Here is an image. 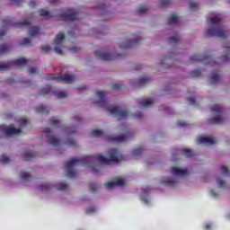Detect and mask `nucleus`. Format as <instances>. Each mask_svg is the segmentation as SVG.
Instances as JSON below:
<instances>
[{
    "label": "nucleus",
    "mask_w": 230,
    "mask_h": 230,
    "mask_svg": "<svg viewBox=\"0 0 230 230\" xmlns=\"http://www.w3.org/2000/svg\"><path fill=\"white\" fill-rule=\"evenodd\" d=\"M225 55L220 58L221 62L226 63L229 62L230 56V42L224 43Z\"/></svg>",
    "instance_id": "dca6fc26"
},
{
    "label": "nucleus",
    "mask_w": 230,
    "mask_h": 230,
    "mask_svg": "<svg viewBox=\"0 0 230 230\" xmlns=\"http://www.w3.org/2000/svg\"><path fill=\"white\" fill-rule=\"evenodd\" d=\"M6 35V32L4 31H0V39H3V36Z\"/></svg>",
    "instance_id": "774afa93"
},
{
    "label": "nucleus",
    "mask_w": 230,
    "mask_h": 230,
    "mask_svg": "<svg viewBox=\"0 0 230 230\" xmlns=\"http://www.w3.org/2000/svg\"><path fill=\"white\" fill-rule=\"evenodd\" d=\"M211 28L207 30V35L209 37H218L219 39H226L229 35V31H226L222 26V16L217 15L209 19Z\"/></svg>",
    "instance_id": "f03ea898"
},
{
    "label": "nucleus",
    "mask_w": 230,
    "mask_h": 230,
    "mask_svg": "<svg viewBox=\"0 0 230 230\" xmlns=\"http://www.w3.org/2000/svg\"><path fill=\"white\" fill-rule=\"evenodd\" d=\"M221 173H223V175H226V177H229V168L224 165L221 166Z\"/></svg>",
    "instance_id": "49530a36"
},
{
    "label": "nucleus",
    "mask_w": 230,
    "mask_h": 230,
    "mask_svg": "<svg viewBox=\"0 0 230 230\" xmlns=\"http://www.w3.org/2000/svg\"><path fill=\"white\" fill-rule=\"evenodd\" d=\"M92 137H103V131L100 129L92 130Z\"/></svg>",
    "instance_id": "7c9ffc66"
},
{
    "label": "nucleus",
    "mask_w": 230,
    "mask_h": 230,
    "mask_svg": "<svg viewBox=\"0 0 230 230\" xmlns=\"http://www.w3.org/2000/svg\"><path fill=\"white\" fill-rule=\"evenodd\" d=\"M41 49L44 53H49V51H51V47L48 45L43 46Z\"/></svg>",
    "instance_id": "6e6d98bb"
},
{
    "label": "nucleus",
    "mask_w": 230,
    "mask_h": 230,
    "mask_svg": "<svg viewBox=\"0 0 230 230\" xmlns=\"http://www.w3.org/2000/svg\"><path fill=\"white\" fill-rule=\"evenodd\" d=\"M90 191L93 193H96L98 190V183L92 182L89 184Z\"/></svg>",
    "instance_id": "a19ab883"
},
{
    "label": "nucleus",
    "mask_w": 230,
    "mask_h": 230,
    "mask_svg": "<svg viewBox=\"0 0 230 230\" xmlns=\"http://www.w3.org/2000/svg\"><path fill=\"white\" fill-rule=\"evenodd\" d=\"M111 89H112V91H121V89H123V85H121L118 83H115L112 84Z\"/></svg>",
    "instance_id": "c03bdc74"
},
{
    "label": "nucleus",
    "mask_w": 230,
    "mask_h": 230,
    "mask_svg": "<svg viewBox=\"0 0 230 230\" xmlns=\"http://www.w3.org/2000/svg\"><path fill=\"white\" fill-rule=\"evenodd\" d=\"M137 13H145L148 12V6L142 5L137 8Z\"/></svg>",
    "instance_id": "37998d69"
},
{
    "label": "nucleus",
    "mask_w": 230,
    "mask_h": 230,
    "mask_svg": "<svg viewBox=\"0 0 230 230\" xmlns=\"http://www.w3.org/2000/svg\"><path fill=\"white\" fill-rule=\"evenodd\" d=\"M204 229L205 230H209V229H211V226L209 224H207V225L204 226Z\"/></svg>",
    "instance_id": "69168bd1"
},
{
    "label": "nucleus",
    "mask_w": 230,
    "mask_h": 230,
    "mask_svg": "<svg viewBox=\"0 0 230 230\" xmlns=\"http://www.w3.org/2000/svg\"><path fill=\"white\" fill-rule=\"evenodd\" d=\"M20 177L22 179V181H30L31 179V175L29 172H26L25 171H22L20 172Z\"/></svg>",
    "instance_id": "c756f323"
},
{
    "label": "nucleus",
    "mask_w": 230,
    "mask_h": 230,
    "mask_svg": "<svg viewBox=\"0 0 230 230\" xmlns=\"http://www.w3.org/2000/svg\"><path fill=\"white\" fill-rule=\"evenodd\" d=\"M39 31H40V29L39 27H31L29 33L31 37H35L39 35Z\"/></svg>",
    "instance_id": "c85d7f7f"
},
{
    "label": "nucleus",
    "mask_w": 230,
    "mask_h": 230,
    "mask_svg": "<svg viewBox=\"0 0 230 230\" xmlns=\"http://www.w3.org/2000/svg\"><path fill=\"white\" fill-rule=\"evenodd\" d=\"M187 102L190 103V105H195L196 101L193 98L187 99Z\"/></svg>",
    "instance_id": "13d9d810"
},
{
    "label": "nucleus",
    "mask_w": 230,
    "mask_h": 230,
    "mask_svg": "<svg viewBox=\"0 0 230 230\" xmlns=\"http://www.w3.org/2000/svg\"><path fill=\"white\" fill-rule=\"evenodd\" d=\"M40 15L41 17H45L46 19H48V18H49V12H48V11H46V10H44V9H41V10L40 11Z\"/></svg>",
    "instance_id": "de8ad7c7"
},
{
    "label": "nucleus",
    "mask_w": 230,
    "mask_h": 230,
    "mask_svg": "<svg viewBox=\"0 0 230 230\" xmlns=\"http://www.w3.org/2000/svg\"><path fill=\"white\" fill-rule=\"evenodd\" d=\"M37 73V67L31 66L29 68V75H35Z\"/></svg>",
    "instance_id": "4d7b16f0"
},
{
    "label": "nucleus",
    "mask_w": 230,
    "mask_h": 230,
    "mask_svg": "<svg viewBox=\"0 0 230 230\" xmlns=\"http://www.w3.org/2000/svg\"><path fill=\"white\" fill-rule=\"evenodd\" d=\"M142 68H143V66L141 65H137L134 66L135 71H139Z\"/></svg>",
    "instance_id": "e2e57ef3"
},
{
    "label": "nucleus",
    "mask_w": 230,
    "mask_h": 230,
    "mask_svg": "<svg viewBox=\"0 0 230 230\" xmlns=\"http://www.w3.org/2000/svg\"><path fill=\"white\" fill-rule=\"evenodd\" d=\"M172 4V0H161L160 8H168Z\"/></svg>",
    "instance_id": "f704fd0d"
},
{
    "label": "nucleus",
    "mask_w": 230,
    "mask_h": 230,
    "mask_svg": "<svg viewBox=\"0 0 230 230\" xmlns=\"http://www.w3.org/2000/svg\"><path fill=\"white\" fill-rule=\"evenodd\" d=\"M139 105L141 107H152V105H154V101H152V99H149L144 102H139Z\"/></svg>",
    "instance_id": "e433bc0d"
},
{
    "label": "nucleus",
    "mask_w": 230,
    "mask_h": 230,
    "mask_svg": "<svg viewBox=\"0 0 230 230\" xmlns=\"http://www.w3.org/2000/svg\"><path fill=\"white\" fill-rule=\"evenodd\" d=\"M19 123L21 127H26V125H28V120L26 119H20Z\"/></svg>",
    "instance_id": "864d4df0"
},
{
    "label": "nucleus",
    "mask_w": 230,
    "mask_h": 230,
    "mask_svg": "<svg viewBox=\"0 0 230 230\" xmlns=\"http://www.w3.org/2000/svg\"><path fill=\"white\" fill-rule=\"evenodd\" d=\"M50 127H60V120L57 119V118H52L49 120Z\"/></svg>",
    "instance_id": "2f4dec72"
},
{
    "label": "nucleus",
    "mask_w": 230,
    "mask_h": 230,
    "mask_svg": "<svg viewBox=\"0 0 230 230\" xmlns=\"http://www.w3.org/2000/svg\"><path fill=\"white\" fill-rule=\"evenodd\" d=\"M36 112L48 116L49 114V107L44 106L43 104H39L38 106H36Z\"/></svg>",
    "instance_id": "4be33fe9"
},
{
    "label": "nucleus",
    "mask_w": 230,
    "mask_h": 230,
    "mask_svg": "<svg viewBox=\"0 0 230 230\" xmlns=\"http://www.w3.org/2000/svg\"><path fill=\"white\" fill-rule=\"evenodd\" d=\"M222 78L220 71H213L210 75V84H218Z\"/></svg>",
    "instance_id": "aec40b11"
},
{
    "label": "nucleus",
    "mask_w": 230,
    "mask_h": 230,
    "mask_svg": "<svg viewBox=\"0 0 230 230\" xmlns=\"http://www.w3.org/2000/svg\"><path fill=\"white\" fill-rule=\"evenodd\" d=\"M49 188H51V185H49V183L40 186V189L41 190V191H48V190H49Z\"/></svg>",
    "instance_id": "3c124183"
},
{
    "label": "nucleus",
    "mask_w": 230,
    "mask_h": 230,
    "mask_svg": "<svg viewBox=\"0 0 230 230\" xmlns=\"http://www.w3.org/2000/svg\"><path fill=\"white\" fill-rule=\"evenodd\" d=\"M150 82V79L146 76L145 77H141L139 80H138V84L137 86L138 87H143V85H146V84H148Z\"/></svg>",
    "instance_id": "cd10ccee"
},
{
    "label": "nucleus",
    "mask_w": 230,
    "mask_h": 230,
    "mask_svg": "<svg viewBox=\"0 0 230 230\" xmlns=\"http://www.w3.org/2000/svg\"><path fill=\"white\" fill-rule=\"evenodd\" d=\"M179 40H181L179 33H175L174 36L169 38V42H179Z\"/></svg>",
    "instance_id": "58836bf2"
},
{
    "label": "nucleus",
    "mask_w": 230,
    "mask_h": 230,
    "mask_svg": "<svg viewBox=\"0 0 230 230\" xmlns=\"http://www.w3.org/2000/svg\"><path fill=\"white\" fill-rule=\"evenodd\" d=\"M210 194L212 195V197H218V194H217V192H215V190H211Z\"/></svg>",
    "instance_id": "338daca9"
},
{
    "label": "nucleus",
    "mask_w": 230,
    "mask_h": 230,
    "mask_svg": "<svg viewBox=\"0 0 230 230\" xmlns=\"http://www.w3.org/2000/svg\"><path fill=\"white\" fill-rule=\"evenodd\" d=\"M66 145H67L68 146H73V147H76V140L73 139V138H68L66 141Z\"/></svg>",
    "instance_id": "79ce46f5"
},
{
    "label": "nucleus",
    "mask_w": 230,
    "mask_h": 230,
    "mask_svg": "<svg viewBox=\"0 0 230 230\" xmlns=\"http://www.w3.org/2000/svg\"><path fill=\"white\" fill-rule=\"evenodd\" d=\"M190 62H204L207 66H217V61H215L211 56L206 54H194L190 58Z\"/></svg>",
    "instance_id": "39448f33"
},
{
    "label": "nucleus",
    "mask_w": 230,
    "mask_h": 230,
    "mask_svg": "<svg viewBox=\"0 0 230 230\" xmlns=\"http://www.w3.org/2000/svg\"><path fill=\"white\" fill-rule=\"evenodd\" d=\"M95 57L100 58V60H104L105 62H109L111 60H118L119 58H123V54H110L107 52H103L102 50H97L95 52Z\"/></svg>",
    "instance_id": "0eeeda50"
},
{
    "label": "nucleus",
    "mask_w": 230,
    "mask_h": 230,
    "mask_svg": "<svg viewBox=\"0 0 230 230\" xmlns=\"http://www.w3.org/2000/svg\"><path fill=\"white\" fill-rule=\"evenodd\" d=\"M162 184L169 186V188H175L177 186V178H167L165 181H162Z\"/></svg>",
    "instance_id": "5701e85b"
},
{
    "label": "nucleus",
    "mask_w": 230,
    "mask_h": 230,
    "mask_svg": "<svg viewBox=\"0 0 230 230\" xmlns=\"http://www.w3.org/2000/svg\"><path fill=\"white\" fill-rule=\"evenodd\" d=\"M59 17L61 21H76L78 19V13L74 9H66Z\"/></svg>",
    "instance_id": "1a4fd4ad"
},
{
    "label": "nucleus",
    "mask_w": 230,
    "mask_h": 230,
    "mask_svg": "<svg viewBox=\"0 0 230 230\" xmlns=\"http://www.w3.org/2000/svg\"><path fill=\"white\" fill-rule=\"evenodd\" d=\"M10 49H12V46L8 44L0 45V56L6 55V53L10 52Z\"/></svg>",
    "instance_id": "b1692460"
},
{
    "label": "nucleus",
    "mask_w": 230,
    "mask_h": 230,
    "mask_svg": "<svg viewBox=\"0 0 230 230\" xmlns=\"http://www.w3.org/2000/svg\"><path fill=\"white\" fill-rule=\"evenodd\" d=\"M86 213H87V215H89L91 213H96V208H93L87 209Z\"/></svg>",
    "instance_id": "680f3d73"
},
{
    "label": "nucleus",
    "mask_w": 230,
    "mask_h": 230,
    "mask_svg": "<svg viewBox=\"0 0 230 230\" xmlns=\"http://www.w3.org/2000/svg\"><path fill=\"white\" fill-rule=\"evenodd\" d=\"M22 132L21 129H15L13 125H9L5 128L4 133L6 136H17Z\"/></svg>",
    "instance_id": "f3484780"
},
{
    "label": "nucleus",
    "mask_w": 230,
    "mask_h": 230,
    "mask_svg": "<svg viewBox=\"0 0 230 230\" xmlns=\"http://www.w3.org/2000/svg\"><path fill=\"white\" fill-rule=\"evenodd\" d=\"M177 125H179V127H186L187 126L186 122L181 121V120H178Z\"/></svg>",
    "instance_id": "bf43d9fd"
},
{
    "label": "nucleus",
    "mask_w": 230,
    "mask_h": 230,
    "mask_svg": "<svg viewBox=\"0 0 230 230\" xmlns=\"http://www.w3.org/2000/svg\"><path fill=\"white\" fill-rule=\"evenodd\" d=\"M132 137V131H127L125 134L119 135V137H112L111 141L113 143H126L128 139Z\"/></svg>",
    "instance_id": "ddd939ff"
},
{
    "label": "nucleus",
    "mask_w": 230,
    "mask_h": 230,
    "mask_svg": "<svg viewBox=\"0 0 230 230\" xmlns=\"http://www.w3.org/2000/svg\"><path fill=\"white\" fill-rule=\"evenodd\" d=\"M217 183L218 184L219 188H226V181L217 178Z\"/></svg>",
    "instance_id": "09e8293b"
},
{
    "label": "nucleus",
    "mask_w": 230,
    "mask_h": 230,
    "mask_svg": "<svg viewBox=\"0 0 230 230\" xmlns=\"http://www.w3.org/2000/svg\"><path fill=\"white\" fill-rule=\"evenodd\" d=\"M63 129L68 135L75 134V132H76V127L75 126H69V127L64 126Z\"/></svg>",
    "instance_id": "a878e982"
},
{
    "label": "nucleus",
    "mask_w": 230,
    "mask_h": 230,
    "mask_svg": "<svg viewBox=\"0 0 230 230\" xmlns=\"http://www.w3.org/2000/svg\"><path fill=\"white\" fill-rule=\"evenodd\" d=\"M190 76H192V78H199L202 76V72H200L199 69H194L190 72Z\"/></svg>",
    "instance_id": "72a5a7b5"
},
{
    "label": "nucleus",
    "mask_w": 230,
    "mask_h": 230,
    "mask_svg": "<svg viewBox=\"0 0 230 230\" xmlns=\"http://www.w3.org/2000/svg\"><path fill=\"white\" fill-rule=\"evenodd\" d=\"M57 190L59 191H67L69 190V185H67L66 182H59L55 185Z\"/></svg>",
    "instance_id": "393cba45"
},
{
    "label": "nucleus",
    "mask_w": 230,
    "mask_h": 230,
    "mask_svg": "<svg viewBox=\"0 0 230 230\" xmlns=\"http://www.w3.org/2000/svg\"><path fill=\"white\" fill-rule=\"evenodd\" d=\"M54 94L57 98H66V96H67L66 92H54Z\"/></svg>",
    "instance_id": "a18cd8bd"
},
{
    "label": "nucleus",
    "mask_w": 230,
    "mask_h": 230,
    "mask_svg": "<svg viewBox=\"0 0 230 230\" xmlns=\"http://www.w3.org/2000/svg\"><path fill=\"white\" fill-rule=\"evenodd\" d=\"M0 163L3 164H8L10 163V157H8L6 155H2L0 158Z\"/></svg>",
    "instance_id": "4c0bfd02"
},
{
    "label": "nucleus",
    "mask_w": 230,
    "mask_h": 230,
    "mask_svg": "<svg viewBox=\"0 0 230 230\" xmlns=\"http://www.w3.org/2000/svg\"><path fill=\"white\" fill-rule=\"evenodd\" d=\"M171 172L175 175V177H186L188 170L186 168L179 169L177 167H172Z\"/></svg>",
    "instance_id": "6ab92c4d"
},
{
    "label": "nucleus",
    "mask_w": 230,
    "mask_h": 230,
    "mask_svg": "<svg viewBox=\"0 0 230 230\" xmlns=\"http://www.w3.org/2000/svg\"><path fill=\"white\" fill-rule=\"evenodd\" d=\"M107 111L116 118H119V119H127L128 118V110H122L120 106H110Z\"/></svg>",
    "instance_id": "423d86ee"
},
{
    "label": "nucleus",
    "mask_w": 230,
    "mask_h": 230,
    "mask_svg": "<svg viewBox=\"0 0 230 230\" xmlns=\"http://www.w3.org/2000/svg\"><path fill=\"white\" fill-rule=\"evenodd\" d=\"M37 156V153L35 152H25L24 153V157L26 159V161H30V159H32V157H36Z\"/></svg>",
    "instance_id": "473e14b6"
},
{
    "label": "nucleus",
    "mask_w": 230,
    "mask_h": 230,
    "mask_svg": "<svg viewBox=\"0 0 230 230\" xmlns=\"http://www.w3.org/2000/svg\"><path fill=\"white\" fill-rule=\"evenodd\" d=\"M31 43V40L30 38H24L22 41H21V46H28V44Z\"/></svg>",
    "instance_id": "8fccbe9b"
},
{
    "label": "nucleus",
    "mask_w": 230,
    "mask_h": 230,
    "mask_svg": "<svg viewBox=\"0 0 230 230\" xmlns=\"http://www.w3.org/2000/svg\"><path fill=\"white\" fill-rule=\"evenodd\" d=\"M198 143L200 145H215L216 141L213 137H199Z\"/></svg>",
    "instance_id": "a211bd4d"
},
{
    "label": "nucleus",
    "mask_w": 230,
    "mask_h": 230,
    "mask_svg": "<svg viewBox=\"0 0 230 230\" xmlns=\"http://www.w3.org/2000/svg\"><path fill=\"white\" fill-rule=\"evenodd\" d=\"M47 80H55L56 82H64L65 84H73L75 77L67 74H49L46 76Z\"/></svg>",
    "instance_id": "20e7f679"
},
{
    "label": "nucleus",
    "mask_w": 230,
    "mask_h": 230,
    "mask_svg": "<svg viewBox=\"0 0 230 230\" xmlns=\"http://www.w3.org/2000/svg\"><path fill=\"white\" fill-rule=\"evenodd\" d=\"M2 22H3V24H10L11 20H10V18L7 17V18L2 20Z\"/></svg>",
    "instance_id": "052dcab7"
},
{
    "label": "nucleus",
    "mask_w": 230,
    "mask_h": 230,
    "mask_svg": "<svg viewBox=\"0 0 230 230\" xmlns=\"http://www.w3.org/2000/svg\"><path fill=\"white\" fill-rule=\"evenodd\" d=\"M142 116H143V113L141 112V111H138V112H137L136 114H135V118H142Z\"/></svg>",
    "instance_id": "0e129e2a"
},
{
    "label": "nucleus",
    "mask_w": 230,
    "mask_h": 230,
    "mask_svg": "<svg viewBox=\"0 0 230 230\" xmlns=\"http://www.w3.org/2000/svg\"><path fill=\"white\" fill-rule=\"evenodd\" d=\"M96 95L101 101L94 103V105H98V107H107V101L105 100V92L98 91L96 92Z\"/></svg>",
    "instance_id": "2eb2a0df"
},
{
    "label": "nucleus",
    "mask_w": 230,
    "mask_h": 230,
    "mask_svg": "<svg viewBox=\"0 0 230 230\" xmlns=\"http://www.w3.org/2000/svg\"><path fill=\"white\" fill-rule=\"evenodd\" d=\"M28 64L26 58H20L18 59L7 62H0V71H6L8 69H19Z\"/></svg>",
    "instance_id": "7ed1b4c3"
},
{
    "label": "nucleus",
    "mask_w": 230,
    "mask_h": 230,
    "mask_svg": "<svg viewBox=\"0 0 230 230\" xmlns=\"http://www.w3.org/2000/svg\"><path fill=\"white\" fill-rule=\"evenodd\" d=\"M222 106L215 105L211 108V111L215 112L216 116L208 119L209 125H221L222 123Z\"/></svg>",
    "instance_id": "6e6552de"
},
{
    "label": "nucleus",
    "mask_w": 230,
    "mask_h": 230,
    "mask_svg": "<svg viewBox=\"0 0 230 230\" xmlns=\"http://www.w3.org/2000/svg\"><path fill=\"white\" fill-rule=\"evenodd\" d=\"M116 186H125V180L121 178H117L113 181H108L105 183L107 190H112Z\"/></svg>",
    "instance_id": "4468645a"
},
{
    "label": "nucleus",
    "mask_w": 230,
    "mask_h": 230,
    "mask_svg": "<svg viewBox=\"0 0 230 230\" xmlns=\"http://www.w3.org/2000/svg\"><path fill=\"white\" fill-rule=\"evenodd\" d=\"M133 155L139 156L143 154L142 149H135L132 151Z\"/></svg>",
    "instance_id": "603ef678"
},
{
    "label": "nucleus",
    "mask_w": 230,
    "mask_h": 230,
    "mask_svg": "<svg viewBox=\"0 0 230 230\" xmlns=\"http://www.w3.org/2000/svg\"><path fill=\"white\" fill-rule=\"evenodd\" d=\"M179 22V17H177V14H172L168 19V24H177Z\"/></svg>",
    "instance_id": "bb28decb"
},
{
    "label": "nucleus",
    "mask_w": 230,
    "mask_h": 230,
    "mask_svg": "<svg viewBox=\"0 0 230 230\" xmlns=\"http://www.w3.org/2000/svg\"><path fill=\"white\" fill-rule=\"evenodd\" d=\"M65 39L66 35H64L63 32H59L54 39V42L56 44L54 49L56 53H58V55H64V52H62V49H60V46L61 44H63Z\"/></svg>",
    "instance_id": "9d476101"
},
{
    "label": "nucleus",
    "mask_w": 230,
    "mask_h": 230,
    "mask_svg": "<svg viewBox=\"0 0 230 230\" xmlns=\"http://www.w3.org/2000/svg\"><path fill=\"white\" fill-rule=\"evenodd\" d=\"M190 10H192V11L197 10V3L193 2V1H190Z\"/></svg>",
    "instance_id": "5fc2aeb1"
},
{
    "label": "nucleus",
    "mask_w": 230,
    "mask_h": 230,
    "mask_svg": "<svg viewBox=\"0 0 230 230\" xmlns=\"http://www.w3.org/2000/svg\"><path fill=\"white\" fill-rule=\"evenodd\" d=\"M49 93H51V85H47L40 91V94L41 95L49 94Z\"/></svg>",
    "instance_id": "c9c22d12"
},
{
    "label": "nucleus",
    "mask_w": 230,
    "mask_h": 230,
    "mask_svg": "<svg viewBox=\"0 0 230 230\" xmlns=\"http://www.w3.org/2000/svg\"><path fill=\"white\" fill-rule=\"evenodd\" d=\"M143 39L137 38L133 40H126L121 45L120 49H130V48H136L139 45V42H141Z\"/></svg>",
    "instance_id": "f8f14e48"
},
{
    "label": "nucleus",
    "mask_w": 230,
    "mask_h": 230,
    "mask_svg": "<svg viewBox=\"0 0 230 230\" xmlns=\"http://www.w3.org/2000/svg\"><path fill=\"white\" fill-rule=\"evenodd\" d=\"M108 155L110 158H107L102 155H95L93 156H83L80 159L71 158L65 164L66 168L67 177H70V179H75V177H76V172H75L73 168L78 165L89 166L90 168H92L93 173H98V167L94 166V159H97L101 164L106 165H109L111 163H119L120 161H123L125 159V156L119 154V151L118 149H111L108 152Z\"/></svg>",
    "instance_id": "f257e3e1"
},
{
    "label": "nucleus",
    "mask_w": 230,
    "mask_h": 230,
    "mask_svg": "<svg viewBox=\"0 0 230 230\" xmlns=\"http://www.w3.org/2000/svg\"><path fill=\"white\" fill-rule=\"evenodd\" d=\"M14 28H30L31 26V22H30V18L23 19L22 22L13 24Z\"/></svg>",
    "instance_id": "412c9836"
},
{
    "label": "nucleus",
    "mask_w": 230,
    "mask_h": 230,
    "mask_svg": "<svg viewBox=\"0 0 230 230\" xmlns=\"http://www.w3.org/2000/svg\"><path fill=\"white\" fill-rule=\"evenodd\" d=\"M44 134H46V137L49 139V145H52L53 146H58L60 145V141L57 137V136L51 134V130L49 128H45L43 129Z\"/></svg>",
    "instance_id": "9b49d317"
},
{
    "label": "nucleus",
    "mask_w": 230,
    "mask_h": 230,
    "mask_svg": "<svg viewBox=\"0 0 230 230\" xmlns=\"http://www.w3.org/2000/svg\"><path fill=\"white\" fill-rule=\"evenodd\" d=\"M182 154L186 157H192L193 156V151H191V149H187V148L182 149Z\"/></svg>",
    "instance_id": "ea45409f"
}]
</instances>
